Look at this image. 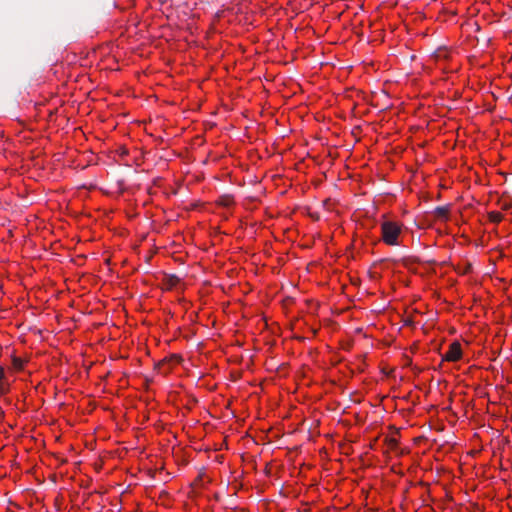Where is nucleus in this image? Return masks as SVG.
I'll list each match as a JSON object with an SVG mask.
<instances>
[{"mask_svg": "<svg viewBox=\"0 0 512 512\" xmlns=\"http://www.w3.org/2000/svg\"><path fill=\"white\" fill-rule=\"evenodd\" d=\"M382 239L387 245H398L401 227L396 222L384 221L381 225Z\"/></svg>", "mask_w": 512, "mask_h": 512, "instance_id": "nucleus-1", "label": "nucleus"}, {"mask_svg": "<svg viewBox=\"0 0 512 512\" xmlns=\"http://www.w3.org/2000/svg\"><path fill=\"white\" fill-rule=\"evenodd\" d=\"M121 153H122L123 155H126V154L128 153V151H127L125 148H122Z\"/></svg>", "mask_w": 512, "mask_h": 512, "instance_id": "nucleus-9", "label": "nucleus"}, {"mask_svg": "<svg viewBox=\"0 0 512 512\" xmlns=\"http://www.w3.org/2000/svg\"><path fill=\"white\" fill-rule=\"evenodd\" d=\"M180 282V278L176 275H168L166 277V284L169 288L176 286Z\"/></svg>", "mask_w": 512, "mask_h": 512, "instance_id": "nucleus-5", "label": "nucleus"}, {"mask_svg": "<svg viewBox=\"0 0 512 512\" xmlns=\"http://www.w3.org/2000/svg\"><path fill=\"white\" fill-rule=\"evenodd\" d=\"M449 207L448 206H438L434 210V215L438 219H446L448 217Z\"/></svg>", "mask_w": 512, "mask_h": 512, "instance_id": "nucleus-3", "label": "nucleus"}, {"mask_svg": "<svg viewBox=\"0 0 512 512\" xmlns=\"http://www.w3.org/2000/svg\"><path fill=\"white\" fill-rule=\"evenodd\" d=\"M4 376H5L4 368L2 366H0V395L4 394L6 392V388L3 383Z\"/></svg>", "mask_w": 512, "mask_h": 512, "instance_id": "nucleus-6", "label": "nucleus"}, {"mask_svg": "<svg viewBox=\"0 0 512 512\" xmlns=\"http://www.w3.org/2000/svg\"><path fill=\"white\" fill-rule=\"evenodd\" d=\"M488 218L491 222L493 223H499L502 218H503V215L500 213V212H497V211H491L489 214H488Z\"/></svg>", "mask_w": 512, "mask_h": 512, "instance_id": "nucleus-4", "label": "nucleus"}, {"mask_svg": "<svg viewBox=\"0 0 512 512\" xmlns=\"http://www.w3.org/2000/svg\"><path fill=\"white\" fill-rule=\"evenodd\" d=\"M351 135L354 136L356 140H358V135L355 133V130H351Z\"/></svg>", "mask_w": 512, "mask_h": 512, "instance_id": "nucleus-8", "label": "nucleus"}, {"mask_svg": "<svg viewBox=\"0 0 512 512\" xmlns=\"http://www.w3.org/2000/svg\"><path fill=\"white\" fill-rule=\"evenodd\" d=\"M470 269V265L467 266V268L465 269L464 273L468 272Z\"/></svg>", "mask_w": 512, "mask_h": 512, "instance_id": "nucleus-10", "label": "nucleus"}, {"mask_svg": "<svg viewBox=\"0 0 512 512\" xmlns=\"http://www.w3.org/2000/svg\"><path fill=\"white\" fill-rule=\"evenodd\" d=\"M462 357V349L459 342L455 341L450 344L448 351L443 355L445 361L455 362Z\"/></svg>", "mask_w": 512, "mask_h": 512, "instance_id": "nucleus-2", "label": "nucleus"}, {"mask_svg": "<svg viewBox=\"0 0 512 512\" xmlns=\"http://www.w3.org/2000/svg\"><path fill=\"white\" fill-rule=\"evenodd\" d=\"M13 365L16 369H22L23 367V361L20 358H13Z\"/></svg>", "mask_w": 512, "mask_h": 512, "instance_id": "nucleus-7", "label": "nucleus"}]
</instances>
